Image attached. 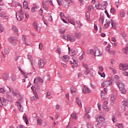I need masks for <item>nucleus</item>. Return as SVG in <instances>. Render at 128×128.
<instances>
[{
  "instance_id": "17",
  "label": "nucleus",
  "mask_w": 128,
  "mask_h": 128,
  "mask_svg": "<svg viewBox=\"0 0 128 128\" xmlns=\"http://www.w3.org/2000/svg\"><path fill=\"white\" fill-rule=\"evenodd\" d=\"M100 52L98 50H95V54H94V56H102V54L100 53Z\"/></svg>"
},
{
  "instance_id": "61",
  "label": "nucleus",
  "mask_w": 128,
  "mask_h": 128,
  "mask_svg": "<svg viewBox=\"0 0 128 128\" xmlns=\"http://www.w3.org/2000/svg\"><path fill=\"white\" fill-rule=\"evenodd\" d=\"M56 52H58L59 54H60V53H61L60 48H57L56 50Z\"/></svg>"
},
{
  "instance_id": "45",
  "label": "nucleus",
  "mask_w": 128,
  "mask_h": 128,
  "mask_svg": "<svg viewBox=\"0 0 128 128\" xmlns=\"http://www.w3.org/2000/svg\"><path fill=\"white\" fill-rule=\"evenodd\" d=\"M22 118L24 120H25L26 122V124H28V118H26V116H23Z\"/></svg>"
},
{
  "instance_id": "41",
  "label": "nucleus",
  "mask_w": 128,
  "mask_h": 128,
  "mask_svg": "<svg viewBox=\"0 0 128 128\" xmlns=\"http://www.w3.org/2000/svg\"><path fill=\"white\" fill-rule=\"evenodd\" d=\"M111 24L112 28H114V30H116V24L114 23V22H112V20L111 21Z\"/></svg>"
},
{
  "instance_id": "51",
  "label": "nucleus",
  "mask_w": 128,
  "mask_h": 128,
  "mask_svg": "<svg viewBox=\"0 0 128 128\" xmlns=\"http://www.w3.org/2000/svg\"><path fill=\"white\" fill-rule=\"evenodd\" d=\"M98 74H100L102 78H104L106 76V74L104 72L101 73L98 72Z\"/></svg>"
},
{
  "instance_id": "37",
  "label": "nucleus",
  "mask_w": 128,
  "mask_h": 128,
  "mask_svg": "<svg viewBox=\"0 0 128 128\" xmlns=\"http://www.w3.org/2000/svg\"><path fill=\"white\" fill-rule=\"evenodd\" d=\"M104 16H101L99 18L100 22H102V24H104Z\"/></svg>"
},
{
  "instance_id": "39",
  "label": "nucleus",
  "mask_w": 128,
  "mask_h": 128,
  "mask_svg": "<svg viewBox=\"0 0 128 128\" xmlns=\"http://www.w3.org/2000/svg\"><path fill=\"white\" fill-rule=\"evenodd\" d=\"M12 30L14 32H18V28L15 26H12Z\"/></svg>"
},
{
  "instance_id": "38",
  "label": "nucleus",
  "mask_w": 128,
  "mask_h": 128,
  "mask_svg": "<svg viewBox=\"0 0 128 128\" xmlns=\"http://www.w3.org/2000/svg\"><path fill=\"white\" fill-rule=\"evenodd\" d=\"M123 52L126 54H128V46L124 48H123Z\"/></svg>"
},
{
  "instance_id": "7",
  "label": "nucleus",
  "mask_w": 128,
  "mask_h": 128,
  "mask_svg": "<svg viewBox=\"0 0 128 128\" xmlns=\"http://www.w3.org/2000/svg\"><path fill=\"white\" fill-rule=\"evenodd\" d=\"M120 70H128V64H120Z\"/></svg>"
},
{
  "instance_id": "19",
  "label": "nucleus",
  "mask_w": 128,
  "mask_h": 128,
  "mask_svg": "<svg viewBox=\"0 0 128 128\" xmlns=\"http://www.w3.org/2000/svg\"><path fill=\"white\" fill-rule=\"evenodd\" d=\"M33 4L34 6L32 8V12H36V8H40V6L36 5V3H34Z\"/></svg>"
},
{
  "instance_id": "20",
  "label": "nucleus",
  "mask_w": 128,
  "mask_h": 128,
  "mask_svg": "<svg viewBox=\"0 0 128 128\" xmlns=\"http://www.w3.org/2000/svg\"><path fill=\"white\" fill-rule=\"evenodd\" d=\"M33 26L36 30H38V22H34L33 23Z\"/></svg>"
},
{
  "instance_id": "5",
  "label": "nucleus",
  "mask_w": 128,
  "mask_h": 128,
  "mask_svg": "<svg viewBox=\"0 0 128 128\" xmlns=\"http://www.w3.org/2000/svg\"><path fill=\"white\" fill-rule=\"evenodd\" d=\"M112 84V81L110 79H108L106 82H102L101 85L103 88H106L110 84Z\"/></svg>"
},
{
  "instance_id": "28",
  "label": "nucleus",
  "mask_w": 128,
  "mask_h": 128,
  "mask_svg": "<svg viewBox=\"0 0 128 128\" xmlns=\"http://www.w3.org/2000/svg\"><path fill=\"white\" fill-rule=\"evenodd\" d=\"M6 98H8L9 102H12V96L10 94L9 92L6 93Z\"/></svg>"
},
{
  "instance_id": "42",
  "label": "nucleus",
  "mask_w": 128,
  "mask_h": 128,
  "mask_svg": "<svg viewBox=\"0 0 128 128\" xmlns=\"http://www.w3.org/2000/svg\"><path fill=\"white\" fill-rule=\"evenodd\" d=\"M90 54H92V56H94L96 50L90 49Z\"/></svg>"
},
{
  "instance_id": "35",
  "label": "nucleus",
  "mask_w": 128,
  "mask_h": 128,
  "mask_svg": "<svg viewBox=\"0 0 128 128\" xmlns=\"http://www.w3.org/2000/svg\"><path fill=\"white\" fill-rule=\"evenodd\" d=\"M108 52H109V54H116V51H114V50H110V49L108 48Z\"/></svg>"
},
{
  "instance_id": "9",
  "label": "nucleus",
  "mask_w": 128,
  "mask_h": 128,
  "mask_svg": "<svg viewBox=\"0 0 128 128\" xmlns=\"http://www.w3.org/2000/svg\"><path fill=\"white\" fill-rule=\"evenodd\" d=\"M108 104V101H105L103 104L102 110H105V112H108V110H110V108H108V106L106 105V104Z\"/></svg>"
},
{
  "instance_id": "33",
  "label": "nucleus",
  "mask_w": 128,
  "mask_h": 128,
  "mask_svg": "<svg viewBox=\"0 0 128 128\" xmlns=\"http://www.w3.org/2000/svg\"><path fill=\"white\" fill-rule=\"evenodd\" d=\"M10 52V48H6L4 49V53L5 54H8Z\"/></svg>"
},
{
  "instance_id": "24",
  "label": "nucleus",
  "mask_w": 128,
  "mask_h": 128,
  "mask_svg": "<svg viewBox=\"0 0 128 128\" xmlns=\"http://www.w3.org/2000/svg\"><path fill=\"white\" fill-rule=\"evenodd\" d=\"M74 34L78 38H80L82 37V33L80 32H76Z\"/></svg>"
},
{
  "instance_id": "4",
  "label": "nucleus",
  "mask_w": 128,
  "mask_h": 128,
  "mask_svg": "<svg viewBox=\"0 0 128 128\" xmlns=\"http://www.w3.org/2000/svg\"><path fill=\"white\" fill-rule=\"evenodd\" d=\"M118 87L120 90L121 91V94H126V90L124 88V83H118Z\"/></svg>"
},
{
  "instance_id": "3",
  "label": "nucleus",
  "mask_w": 128,
  "mask_h": 128,
  "mask_svg": "<svg viewBox=\"0 0 128 128\" xmlns=\"http://www.w3.org/2000/svg\"><path fill=\"white\" fill-rule=\"evenodd\" d=\"M17 20L22 22L24 18V12L22 10V6H21L20 10H19V15H16Z\"/></svg>"
},
{
  "instance_id": "57",
  "label": "nucleus",
  "mask_w": 128,
  "mask_h": 128,
  "mask_svg": "<svg viewBox=\"0 0 128 128\" xmlns=\"http://www.w3.org/2000/svg\"><path fill=\"white\" fill-rule=\"evenodd\" d=\"M0 92H2L4 94H6V92L4 91V88H0Z\"/></svg>"
},
{
  "instance_id": "48",
  "label": "nucleus",
  "mask_w": 128,
  "mask_h": 128,
  "mask_svg": "<svg viewBox=\"0 0 128 128\" xmlns=\"http://www.w3.org/2000/svg\"><path fill=\"white\" fill-rule=\"evenodd\" d=\"M120 36L124 38L126 36V34L124 32H122L120 33Z\"/></svg>"
},
{
  "instance_id": "14",
  "label": "nucleus",
  "mask_w": 128,
  "mask_h": 128,
  "mask_svg": "<svg viewBox=\"0 0 128 128\" xmlns=\"http://www.w3.org/2000/svg\"><path fill=\"white\" fill-rule=\"evenodd\" d=\"M70 64L72 65V68H76L78 66V63H76V60H73V62L70 61Z\"/></svg>"
},
{
  "instance_id": "52",
  "label": "nucleus",
  "mask_w": 128,
  "mask_h": 128,
  "mask_svg": "<svg viewBox=\"0 0 128 128\" xmlns=\"http://www.w3.org/2000/svg\"><path fill=\"white\" fill-rule=\"evenodd\" d=\"M125 15L126 13L124 12H121L120 14V16L121 18H124Z\"/></svg>"
},
{
  "instance_id": "46",
  "label": "nucleus",
  "mask_w": 128,
  "mask_h": 128,
  "mask_svg": "<svg viewBox=\"0 0 128 128\" xmlns=\"http://www.w3.org/2000/svg\"><path fill=\"white\" fill-rule=\"evenodd\" d=\"M86 16L87 18V20H90V14L89 12H87L86 14Z\"/></svg>"
},
{
  "instance_id": "23",
  "label": "nucleus",
  "mask_w": 128,
  "mask_h": 128,
  "mask_svg": "<svg viewBox=\"0 0 128 128\" xmlns=\"http://www.w3.org/2000/svg\"><path fill=\"white\" fill-rule=\"evenodd\" d=\"M4 11H2V8L0 7V18H4Z\"/></svg>"
},
{
  "instance_id": "40",
  "label": "nucleus",
  "mask_w": 128,
  "mask_h": 128,
  "mask_svg": "<svg viewBox=\"0 0 128 128\" xmlns=\"http://www.w3.org/2000/svg\"><path fill=\"white\" fill-rule=\"evenodd\" d=\"M43 8H44L46 10H48V8L46 6V4L44 2L42 3Z\"/></svg>"
},
{
  "instance_id": "53",
  "label": "nucleus",
  "mask_w": 128,
  "mask_h": 128,
  "mask_svg": "<svg viewBox=\"0 0 128 128\" xmlns=\"http://www.w3.org/2000/svg\"><path fill=\"white\" fill-rule=\"evenodd\" d=\"M4 32V26L2 24H0V32Z\"/></svg>"
},
{
  "instance_id": "54",
  "label": "nucleus",
  "mask_w": 128,
  "mask_h": 128,
  "mask_svg": "<svg viewBox=\"0 0 128 128\" xmlns=\"http://www.w3.org/2000/svg\"><path fill=\"white\" fill-rule=\"evenodd\" d=\"M48 18L49 22H52V15H49L48 16Z\"/></svg>"
},
{
  "instance_id": "56",
  "label": "nucleus",
  "mask_w": 128,
  "mask_h": 128,
  "mask_svg": "<svg viewBox=\"0 0 128 128\" xmlns=\"http://www.w3.org/2000/svg\"><path fill=\"white\" fill-rule=\"evenodd\" d=\"M0 100L2 102H6V100L4 98L0 97Z\"/></svg>"
},
{
  "instance_id": "31",
  "label": "nucleus",
  "mask_w": 128,
  "mask_h": 128,
  "mask_svg": "<svg viewBox=\"0 0 128 128\" xmlns=\"http://www.w3.org/2000/svg\"><path fill=\"white\" fill-rule=\"evenodd\" d=\"M28 2L26 0H24L23 2V8H28Z\"/></svg>"
},
{
  "instance_id": "60",
  "label": "nucleus",
  "mask_w": 128,
  "mask_h": 128,
  "mask_svg": "<svg viewBox=\"0 0 128 128\" xmlns=\"http://www.w3.org/2000/svg\"><path fill=\"white\" fill-rule=\"evenodd\" d=\"M22 40H23V42H26V36H24V35H22Z\"/></svg>"
},
{
  "instance_id": "34",
  "label": "nucleus",
  "mask_w": 128,
  "mask_h": 128,
  "mask_svg": "<svg viewBox=\"0 0 128 128\" xmlns=\"http://www.w3.org/2000/svg\"><path fill=\"white\" fill-rule=\"evenodd\" d=\"M76 23L78 25L79 28H82V24L80 23V21L77 20V21H76Z\"/></svg>"
},
{
  "instance_id": "63",
  "label": "nucleus",
  "mask_w": 128,
  "mask_h": 128,
  "mask_svg": "<svg viewBox=\"0 0 128 128\" xmlns=\"http://www.w3.org/2000/svg\"><path fill=\"white\" fill-rule=\"evenodd\" d=\"M39 48H40V50H42V43L39 44Z\"/></svg>"
},
{
  "instance_id": "58",
  "label": "nucleus",
  "mask_w": 128,
  "mask_h": 128,
  "mask_svg": "<svg viewBox=\"0 0 128 128\" xmlns=\"http://www.w3.org/2000/svg\"><path fill=\"white\" fill-rule=\"evenodd\" d=\"M18 68L22 72V74H24V71H22V68H20V66H18Z\"/></svg>"
},
{
  "instance_id": "59",
  "label": "nucleus",
  "mask_w": 128,
  "mask_h": 128,
  "mask_svg": "<svg viewBox=\"0 0 128 128\" xmlns=\"http://www.w3.org/2000/svg\"><path fill=\"white\" fill-rule=\"evenodd\" d=\"M117 126L118 128H124V126H122V124H118L117 125Z\"/></svg>"
},
{
  "instance_id": "18",
  "label": "nucleus",
  "mask_w": 128,
  "mask_h": 128,
  "mask_svg": "<svg viewBox=\"0 0 128 128\" xmlns=\"http://www.w3.org/2000/svg\"><path fill=\"white\" fill-rule=\"evenodd\" d=\"M101 98L102 100H106V92H104V91H101Z\"/></svg>"
},
{
  "instance_id": "11",
  "label": "nucleus",
  "mask_w": 128,
  "mask_h": 128,
  "mask_svg": "<svg viewBox=\"0 0 128 128\" xmlns=\"http://www.w3.org/2000/svg\"><path fill=\"white\" fill-rule=\"evenodd\" d=\"M38 64L40 68H42L44 66V61L42 60H38Z\"/></svg>"
},
{
  "instance_id": "55",
  "label": "nucleus",
  "mask_w": 128,
  "mask_h": 128,
  "mask_svg": "<svg viewBox=\"0 0 128 128\" xmlns=\"http://www.w3.org/2000/svg\"><path fill=\"white\" fill-rule=\"evenodd\" d=\"M12 80L13 82H16V76H12Z\"/></svg>"
},
{
  "instance_id": "25",
  "label": "nucleus",
  "mask_w": 128,
  "mask_h": 128,
  "mask_svg": "<svg viewBox=\"0 0 128 128\" xmlns=\"http://www.w3.org/2000/svg\"><path fill=\"white\" fill-rule=\"evenodd\" d=\"M8 42H10V43L12 42H14V40H18L14 38V37H10L8 38Z\"/></svg>"
},
{
  "instance_id": "26",
  "label": "nucleus",
  "mask_w": 128,
  "mask_h": 128,
  "mask_svg": "<svg viewBox=\"0 0 128 128\" xmlns=\"http://www.w3.org/2000/svg\"><path fill=\"white\" fill-rule=\"evenodd\" d=\"M76 102H77V104H78V106H79L80 108H82V102H80V100H78V98H76Z\"/></svg>"
},
{
  "instance_id": "43",
  "label": "nucleus",
  "mask_w": 128,
  "mask_h": 128,
  "mask_svg": "<svg viewBox=\"0 0 128 128\" xmlns=\"http://www.w3.org/2000/svg\"><path fill=\"white\" fill-rule=\"evenodd\" d=\"M60 34H64V32H66V29L64 28H62L60 29Z\"/></svg>"
},
{
  "instance_id": "16",
  "label": "nucleus",
  "mask_w": 128,
  "mask_h": 128,
  "mask_svg": "<svg viewBox=\"0 0 128 128\" xmlns=\"http://www.w3.org/2000/svg\"><path fill=\"white\" fill-rule=\"evenodd\" d=\"M62 60L65 62H68L70 60V56L68 55H64L62 58Z\"/></svg>"
},
{
  "instance_id": "36",
  "label": "nucleus",
  "mask_w": 128,
  "mask_h": 128,
  "mask_svg": "<svg viewBox=\"0 0 128 128\" xmlns=\"http://www.w3.org/2000/svg\"><path fill=\"white\" fill-rule=\"evenodd\" d=\"M84 118L85 120H88V118H90V115L88 114V113L85 114V116H84Z\"/></svg>"
},
{
  "instance_id": "44",
  "label": "nucleus",
  "mask_w": 128,
  "mask_h": 128,
  "mask_svg": "<svg viewBox=\"0 0 128 128\" xmlns=\"http://www.w3.org/2000/svg\"><path fill=\"white\" fill-rule=\"evenodd\" d=\"M38 126H42V121L40 119H38Z\"/></svg>"
},
{
  "instance_id": "49",
  "label": "nucleus",
  "mask_w": 128,
  "mask_h": 128,
  "mask_svg": "<svg viewBox=\"0 0 128 128\" xmlns=\"http://www.w3.org/2000/svg\"><path fill=\"white\" fill-rule=\"evenodd\" d=\"M68 22H70V24H74V25L76 24V22H74V21L72 20H68Z\"/></svg>"
},
{
  "instance_id": "13",
  "label": "nucleus",
  "mask_w": 128,
  "mask_h": 128,
  "mask_svg": "<svg viewBox=\"0 0 128 128\" xmlns=\"http://www.w3.org/2000/svg\"><path fill=\"white\" fill-rule=\"evenodd\" d=\"M83 92L84 94H90V88H88L86 86H84V88H83Z\"/></svg>"
},
{
  "instance_id": "27",
  "label": "nucleus",
  "mask_w": 128,
  "mask_h": 128,
  "mask_svg": "<svg viewBox=\"0 0 128 128\" xmlns=\"http://www.w3.org/2000/svg\"><path fill=\"white\" fill-rule=\"evenodd\" d=\"M70 116L73 120H78V116L76 113H72Z\"/></svg>"
},
{
  "instance_id": "47",
  "label": "nucleus",
  "mask_w": 128,
  "mask_h": 128,
  "mask_svg": "<svg viewBox=\"0 0 128 128\" xmlns=\"http://www.w3.org/2000/svg\"><path fill=\"white\" fill-rule=\"evenodd\" d=\"M50 94H52V93L50 92H48L46 95V98H48V100H50V98L49 96H50Z\"/></svg>"
},
{
  "instance_id": "1",
  "label": "nucleus",
  "mask_w": 128,
  "mask_h": 128,
  "mask_svg": "<svg viewBox=\"0 0 128 128\" xmlns=\"http://www.w3.org/2000/svg\"><path fill=\"white\" fill-rule=\"evenodd\" d=\"M57 2L59 6L62 4V6L66 8L68 7V4H72V0H57Z\"/></svg>"
},
{
  "instance_id": "6",
  "label": "nucleus",
  "mask_w": 128,
  "mask_h": 128,
  "mask_svg": "<svg viewBox=\"0 0 128 128\" xmlns=\"http://www.w3.org/2000/svg\"><path fill=\"white\" fill-rule=\"evenodd\" d=\"M12 94L14 96H16V98H20V93L18 91H14V89L9 88Z\"/></svg>"
},
{
  "instance_id": "62",
  "label": "nucleus",
  "mask_w": 128,
  "mask_h": 128,
  "mask_svg": "<svg viewBox=\"0 0 128 128\" xmlns=\"http://www.w3.org/2000/svg\"><path fill=\"white\" fill-rule=\"evenodd\" d=\"M88 74H90V70H86L84 72V74L88 75Z\"/></svg>"
},
{
  "instance_id": "50",
  "label": "nucleus",
  "mask_w": 128,
  "mask_h": 128,
  "mask_svg": "<svg viewBox=\"0 0 128 128\" xmlns=\"http://www.w3.org/2000/svg\"><path fill=\"white\" fill-rule=\"evenodd\" d=\"M110 12L111 14H116V10H114V8H112L110 9Z\"/></svg>"
},
{
  "instance_id": "64",
  "label": "nucleus",
  "mask_w": 128,
  "mask_h": 128,
  "mask_svg": "<svg viewBox=\"0 0 128 128\" xmlns=\"http://www.w3.org/2000/svg\"><path fill=\"white\" fill-rule=\"evenodd\" d=\"M17 128H26L23 125H20L18 126Z\"/></svg>"
},
{
  "instance_id": "30",
  "label": "nucleus",
  "mask_w": 128,
  "mask_h": 128,
  "mask_svg": "<svg viewBox=\"0 0 128 128\" xmlns=\"http://www.w3.org/2000/svg\"><path fill=\"white\" fill-rule=\"evenodd\" d=\"M97 120H98V122H104V118L102 116H100L99 117H98L97 118Z\"/></svg>"
},
{
  "instance_id": "2",
  "label": "nucleus",
  "mask_w": 128,
  "mask_h": 128,
  "mask_svg": "<svg viewBox=\"0 0 128 128\" xmlns=\"http://www.w3.org/2000/svg\"><path fill=\"white\" fill-rule=\"evenodd\" d=\"M38 82H41L42 84V82H44V80L40 77H38L34 79V83L35 84L36 90H38V92H40V86H38Z\"/></svg>"
},
{
  "instance_id": "12",
  "label": "nucleus",
  "mask_w": 128,
  "mask_h": 128,
  "mask_svg": "<svg viewBox=\"0 0 128 128\" xmlns=\"http://www.w3.org/2000/svg\"><path fill=\"white\" fill-rule=\"evenodd\" d=\"M34 96L31 97V100L32 102H34L36 100H38V94L36 92H34Z\"/></svg>"
},
{
  "instance_id": "29",
  "label": "nucleus",
  "mask_w": 128,
  "mask_h": 128,
  "mask_svg": "<svg viewBox=\"0 0 128 128\" xmlns=\"http://www.w3.org/2000/svg\"><path fill=\"white\" fill-rule=\"evenodd\" d=\"M98 126H106V123L104 121L98 122L97 124Z\"/></svg>"
},
{
  "instance_id": "22",
  "label": "nucleus",
  "mask_w": 128,
  "mask_h": 128,
  "mask_svg": "<svg viewBox=\"0 0 128 128\" xmlns=\"http://www.w3.org/2000/svg\"><path fill=\"white\" fill-rule=\"evenodd\" d=\"M102 8H104V10H106V6H108V2H103L101 4Z\"/></svg>"
},
{
  "instance_id": "8",
  "label": "nucleus",
  "mask_w": 128,
  "mask_h": 128,
  "mask_svg": "<svg viewBox=\"0 0 128 128\" xmlns=\"http://www.w3.org/2000/svg\"><path fill=\"white\" fill-rule=\"evenodd\" d=\"M67 40H69V42H74L76 40V37L73 36H70V34H67Z\"/></svg>"
},
{
  "instance_id": "15",
  "label": "nucleus",
  "mask_w": 128,
  "mask_h": 128,
  "mask_svg": "<svg viewBox=\"0 0 128 128\" xmlns=\"http://www.w3.org/2000/svg\"><path fill=\"white\" fill-rule=\"evenodd\" d=\"M8 75V74L6 72L4 73L2 75V78H4V80H8L10 78V76Z\"/></svg>"
},
{
  "instance_id": "10",
  "label": "nucleus",
  "mask_w": 128,
  "mask_h": 128,
  "mask_svg": "<svg viewBox=\"0 0 128 128\" xmlns=\"http://www.w3.org/2000/svg\"><path fill=\"white\" fill-rule=\"evenodd\" d=\"M16 106H18L20 112H24V106H22V105L20 104L18 102H16Z\"/></svg>"
},
{
  "instance_id": "32",
  "label": "nucleus",
  "mask_w": 128,
  "mask_h": 128,
  "mask_svg": "<svg viewBox=\"0 0 128 128\" xmlns=\"http://www.w3.org/2000/svg\"><path fill=\"white\" fill-rule=\"evenodd\" d=\"M122 104L126 106H128V100H123L122 102Z\"/></svg>"
},
{
  "instance_id": "21",
  "label": "nucleus",
  "mask_w": 128,
  "mask_h": 128,
  "mask_svg": "<svg viewBox=\"0 0 128 128\" xmlns=\"http://www.w3.org/2000/svg\"><path fill=\"white\" fill-rule=\"evenodd\" d=\"M95 6L96 10H102V4H100V3H98L96 4Z\"/></svg>"
}]
</instances>
